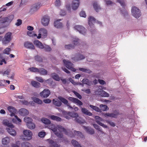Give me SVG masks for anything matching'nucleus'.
<instances>
[{
  "label": "nucleus",
  "instance_id": "obj_2",
  "mask_svg": "<svg viewBox=\"0 0 147 147\" xmlns=\"http://www.w3.org/2000/svg\"><path fill=\"white\" fill-rule=\"evenodd\" d=\"M3 123L5 125L9 127L7 128L6 129L10 135L13 136H15L16 135V131L13 129L14 127V126L11 123L7 120H4L3 121Z\"/></svg>",
  "mask_w": 147,
  "mask_h": 147
},
{
  "label": "nucleus",
  "instance_id": "obj_61",
  "mask_svg": "<svg viewBox=\"0 0 147 147\" xmlns=\"http://www.w3.org/2000/svg\"><path fill=\"white\" fill-rule=\"evenodd\" d=\"M46 135V133L45 132L40 131L38 134V136L40 138L44 137Z\"/></svg>",
  "mask_w": 147,
  "mask_h": 147
},
{
  "label": "nucleus",
  "instance_id": "obj_38",
  "mask_svg": "<svg viewBox=\"0 0 147 147\" xmlns=\"http://www.w3.org/2000/svg\"><path fill=\"white\" fill-rule=\"evenodd\" d=\"M79 69L83 72L88 74H90L92 72V71L90 69L85 68H79Z\"/></svg>",
  "mask_w": 147,
  "mask_h": 147
},
{
  "label": "nucleus",
  "instance_id": "obj_28",
  "mask_svg": "<svg viewBox=\"0 0 147 147\" xmlns=\"http://www.w3.org/2000/svg\"><path fill=\"white\" fill-rule=\"evenodd\" d=\"M65 114H68L70 117H72L77 118L78 117V115L77 113L74 112H65Z\"/></svg>",
  "mask_w": 147,
  "mask_h": 147
},
{
  "label": "nucleus",
  "instance_id": "obj_34",
  "mask_svg": "<svg viewBox=\"0 0 147 147\" xmlns=\"http://www.w3.org/2000/svg\"><path fill=\"white\" fill-rule=\"evenodd\" d=\"M31 84L33 87L36 88H39L40 86V84L36 81H32L31 82Z\"/></svg>",
  "mask_w": 147,
  "mask_h": 147
},
{
  "label": "nucleus",
  "instance_id": "obj_39",
  "mask_svg": "<svg viewBox=\"0 0 147 147\" xmlns=\"http://www.w3.org/2000/svg\"><path fill=\"white\" fill-rule=\"evenodd\" d=\"M22 147H32V145L29 142H24L21 144Z\"/></svg>",
  "mask_w": 147,
  "mask_h": 147
},
{
  "label": "nucleus",
  "instance_id": "obj_41",
  "mask_svg": "<svg viewBox=\"0 0 147 147\" xmlns=\"http://www.w3.org/2000/svg\"><path fill=\"white\" fill-rule=\"evenodd\" d=\"M85 58V57L83 55L79 54L78 55L77 57L74 58V60L76 61L79 60L84 59Z\"/></svg>",
  "mask_w": 147,
  "mask_h": 147
},
{
  "label": "nucleus",
  "instance_id": "obj_14",
  "mask_svg": "<svg viewBox=\"0 0 147 147\" xmlns=\"http://www.w3.org/2000/svg\"><path fill=\"white\" fill-rule=\"evenodd\" d=\"M50 93L51 92L49 90L45 89L40 92V94L42 97L46 98L49 96Z\"/></svg>",
  "mask_w": 147,
  "mask_h": 147
},
{
  "label": "nucleus",
  "instance_id": "obj_27",
  "mask_svg": "<svg viewBox=\"0 0 147 147\" xmlns=\"http://www.w3.org/2000/svg\"><path fill=\"white\" fill-rule=\"evenodd\" d=\"M48 117L53 120L58 121H60L62 120L61 118L54 115H49Z\"/></svg>",
  "mask_w": 147,
  "mask_h": 147
},
{
  "label": "nucleus",
  "instance_id": "obj_19",
  "mask_svg": "<svg viewBox=\"0 0 147 147\" xmlns=\"http://www.w3.org/2000/svg\"><path fill=\"white\" fill-rule=\"evenodd\" d=\"M58 98L61 102L68 107V108L73 109V107L71 106L70 104L68 102V101L64 98L61 96H59Z\"/></svg>",
  "mask_w": 147,
  "mask_h": 147
},
{
  "label": "nucleus",
  "instance_id": "obj_13",
  "mask_svg": "<svg viewBox=\"0 0 147 147\" xmlns=\"http://www.w3.org/2000/svg\"><path fill=\"white\" fill-rule=\"evenodd\" d=\"M49 21V17L48 16H45L41 19V23L43 26H46L48 25Z\"/></svg>",
  "mask_w": 147,
  "mask_h": 147
},
{
  "label": "nucleus",
  "instance_id": "obj_15",
  "mask_svg": "<svg viewBox=\"0 0 147 147\" xmlns=\"http://www.w3.org/2000/svg\"><path fill=\"white\" fill-rule=\"evenodd\" d=\"M94 118L96 122L99 125L104 128H107V126L106 125L104 124L101 122V121L103 120L102 118L97 116H95Z\"/></svg>",
  "mask_w": 147,
  "mask_h": 147
},
{
  "label": "nucleus",
  "instance_id": "obj_7",
  "mask_svg": "<svg viewBox=\"0 0 147 147\" xmlns=\"http://www.w3.org/2000/svg\"><path fill=\"white\" fill-rule=\"evenodd\" d=\"M132 15L135 18H137L141 16V13L140 9L136 7H133L131 9Z\"/></svg>",
  "mask_w": 147,
  "mask_h": 147
},
{
  "label": "nucleus",
  "instance_id": "obj_8",
  "mask_svg": "<svg viewBox=\"0 0 147 147\" xmlns=\"http://www.w3.org/2000/svg\"><path fill=\"white\" fill-rule=\"evenodd\" d=\"M63 62L65 65L68 69L73 72H75L76 71V69L74 68V65L72 63L69 61L67 60H66L65 59L63 60Z\"/></svg>",
  "mask_w": 147,
  "mask_h": 147
},
{
  "label": "nucleus",
  "instance_id": "obj_10",
  "mask_svg": "<svg viewBox=\"0 0 147 147\" xmlns=\"http://www.w3.org/2000/svg\"><path fill=\"white\" fill-rule=\"evenodd\" d=\"M88 24L90 27L93 26L95 22L101 25L102 23L101 22L96 21L95 19L92 16H90L88 18Z\"/></svg>",
  "mask_w": 147,
  "mask_h": 147
},
{
  "label": "nucleus",
  "instance_id": "obj_63",
  "mask_svg": "<svg viewBox=\"0 0 147 147\" xmlns=\"http://www.w3.org/2000/svg\"><path fill=\"white\" fill-rule=\"evenodd\" d=\"M73 92L75 94V95L79 99H82V96L79 93L75 91H74Z\"/></svg>",
  "mask_w": 147,
  "mask_h": 147
},
{
  "label": "nucleus",
  "instance_id": "obj_29",
  "mask_svg": "<svg viewBox=\"0 0 147 147\" xmlns=\"http://www.w3.org/2000/svg\"><path fill=\"white\" fill-rule=\"evenodd\" d=\"M60 20H61L60 19H59V20L54 22V26L55 27L57 28H60L62 27V24L61 22H60Z\"/></svg>",
  "mask_w": 147,
  "mask_h": 147
},
{
  "label": "nucleus",
  "instance_id": "obj_54",
  "mask_svg": "<svg viewBox=\"0 0 147 147\" xmlns=\"http://www.w3.org/2000/svg\"><path fill=\"white\" fill-rule=\"evenodd\" d=\"M30 70L34 72H38V69L35 67H32L29 69Z\"/></svg>",
  "mask_w": 147,
  "mask_h": 147
},
{
  "label": "nucleus",
  "instance_id": "obj_31",
  "mask_svg": "<svg viewBox=\"0 0 147 147\" xmlns=\"http://www.w3.org/2000/svg\"><path fill=\"white\" fill-rule=\"evenodd\" d=\"M81 111L83 113L87 115L91 116L92 115L91 113L87 109L85 108H82Z\"/></svg>",
  "mask_w": 147,
  "mask_h": 147
},
{
  "label": "nucleus",
  "instance_id": "obj_36",
  "mask_svg": "<svg viewBox=\"0 0 147 147\" xmlns=\"http://www.w3.org/2000/svg\"><path fill=\"white\" fill-rule=\"evenodd\" d=\"M41 121L45 125H49L51 123L50 121L46 118H43L41 119Z\"/></svg>",
  "mask_w": 147,
  "mask_h": 147
},
{
  "label": "nucleus",
  "instance_id": "obj_48",
  "mask_svg": "<svg viewBox=\"0 0 147 147\" xmlns=\"http://www.w3.org/2000/svg\"><path fill=\"white\" fill-rule=\"evenodd\" d=\"M93 6L96 12H98L100 9V6L97 3H94Z\"/></svg>",
  "mask_w": 147,
  "mask_h": 147
},
{
  "label": "nucleus",
  "instance_id": "obj_6",
  "mask_svg": "<svg viewBox=\"0 0 147 147\" xmlns=\"http://www.w3.org/2000/svg\"><path fill=\"white\" fill-rule=\"evenodd\" d=\"M13 16H10L6 17H0V28L3 27V24L6 22H10L12 19Z\"/></svg>",
  "mask_w": 147,
  "mask_h": 147
},
{
  "label": "nucleus",
  "instance_id": "obj_60",
  "mask_svg": "<svg viewBox=\"0 0 147 147\" xmlns=\"http://www.w3.org/2000/svg\"><path fill=\"white\" fill-rule=\"evenodd\" d=\"M101 96L108 97L109 96V93H107L106 92L103 90V92H102V94Z\"/></svg>",
  "mask_w": 147,
  "mask_h": 147
},
{
  "label": "nucleus",
  "instance_id": "obj_4",
  "mask_svg": "<svg viewBox=\"0 0 147 147\" xmlns=\"http://www.w3.org/2000/svg\"><path fill=\"white\" fill-rule=\"evenodd\" d=\"M38 33L39 34L38 36H37L38 39H40L41 37L44 38L47 36V30L44 28H40L38 31Z\"/></svg>",
  "mask_w": 147,
  "mask_h": 147
},
{
  "label": "nucleus",
  "instance_id": "obj_17",
  "mask_svg": "<svg viewBox=\"0 0 147 147\" xmlns=\"http://www.w3.org/2000/svg\"><path fill=\"white\" fill-rule=\"evenodd\" d=\"M114 113H106L104 114L105 117H109L113 118H116L119 115V113L118 111L115 110L114 112Z\"/></svg>",
  "mask_w": 147,
  "mask_h": 147
},
{
  "label": "nucleus",
  "instance_id": "obj_11",
  "mask_svg": "<svg viewBox=\"0 0 147 147\" xmlns=\"http://www.w3.org/2000/svg\"><path fill=\"white\" fill-rule=\"evenodd\" d=\"M75 30L78 31L80 33L85 35L86 34V30L82 26L78 25L74 27Z\"/></svg>",
  "mask_w": 147,
  "mask_h": 147
},
{
  "label": "nucleus",
  "instance_id": "obj_43",
  "mask_svg": "<svg viewBox=\"0 0 147 147\" xmlns=\"http://www.w3.org/2000/svg\"><path fill=\"white\" fill-rule=\"evenodd\" d=\"M28 127L30 129H34L35 127V124L32 122V121L28 124Z\"/></svg>",
  "mask_w": 147,
  "mask_h": 147
},
{
  "label": "nucleus",
  "instance_id": "obj_59",
  "mask_svg": "<svg viewBox=\"0 0 147 147\" xmlns=\"http://www.w3.org/2000/svg\"><path fill=\"white\" fill-rule=\"evenodd\" d=\"M103 90L101 89H98L95 91V93L96 94L100 95L101 96L102 92H103Z\"/></svg>",
  "mask_w": 147,
  "mask_h": 147
},
{
  "label": "nucleus",
  "instance_id": "obj_37",
  "mask_svg": "<svg viewBox=\"0 0 147 147\" xmlns=\"http://www.w3.org/2000/svg\"><path fill=\"white\" fill-rule=\"evenodd\" d=\"M52 78L57 81H59L60 80V78L59 76L55 73H53L51 74Z\"/></svg>",
  "mask_w": 147,
  "mask_h": 147
},
{
  "label": "nucleus",
  "instance_id": "obj_64",
  "mask_svg": "<svg viewBox=\"0 0 147 147\" xmlns=\"http://www.w3.org/2000/svg\"><path fill=\"white\" fill-rule=\"evenodd\" d=\"M22 24V20L20 19H18L17 20V22L16 23L15 25L17 26H19L20 25Z\"/></svg>",
  "mask_w": 147,
  "mask_h": 147
},
{
  "label": "nucleus",
  "instance_id": "obj_21",
  "mask_svg": "<svg viewBox=\"0 0 147 147\" xmlns=\"http://www.w3.org/2000/svg\"><path fill=\"white\" fill-rule=\"evenodd\" d=\"M24 46L27 49H34L35 48L34 47L32 43L28 41L24 42Z\"/></svg>",
  "mask_w": 147,
  "mask_h": 147
},
{
  "label": "nucleus",
  "instance_id": "obj_1",
  "mask_svg": "<svg viewBox=\"0 0 147 147\" xmlns=\"http://www.w3.org/2000/svg\"><path fill=\"white\" fill-rule=\"evenodd\" d=\"M7 109L11 113L10 115L11 116H15V119H12V121L13 122L17 124H20L22 122L21 119H19L17 116L15 115L17 112L16 109L12 106H9L8 107Z\"/></svg>",
  "mask_w": 147,
  "mask_h": 147
},
{
  "label": "nucleus",
  "instance_id": "obj_44",
  "mask_svg": "<svg viewBox=\"0 0 147 147\" xmlns=\"http://www.w3.org/2000/svg\"><path fill=\"white\" fill-rule=\"evenodd\" d=\"M24 121L27 123V125H28L29 123L31 122L32 121V119L28 117H25L24 118Z\"/></svg>",
  "mask_w": 147,
  "mask_h": 147
},
{
  "label": "nucleus",
  "instance_id": "obj_9",
  "mask_svg": "<svg viewBox=\"0 0 147 147\" xmlns=\"http://www.w3.org/2000/svg\"><path fill=\"white\" fill-rule=\"evenodd\" d=\"M40 2H38L33 5L31 7L30 12L32 13L36 12L42 6Z\"/></svg>",
  "mask_w": 147,
  "mask_h": 147
},
{
  "label": "nucleus",
  "instance_id": "obj_52",
  "mask_svg": "<svg viewBox=\"0 0 147 147\" xmlns=\"http://www.w3.org/2000/svg\"><path fill=\"white\" fill-rule=\"evenodd\" d=\"M27 34L28 36L30 37H37V35L33 32H30L28 31L27 32Z\"/></svg>",
  "mask_w": 147,
  "mask_h": 147
},
{
  "label": "nucleus",
  "instance_id": "obj_25",
  "mask_svg": "<svg viewBox=\"0 0 147 147\" xmlns=\"http://www.w3.org/2000/svg\"><path fill=\"white\" fill-rule=\"evenodd\" d=\"M46 141H48L49 144H51L54 147H60V145L57 144L56 142L51 139H48L46 140Z\"/></svg>",
  "mask_w": 147,
  "mask_h": 147
},
{
  "label": "nucleus",
  "instance_id": "obj_55",
  "mask_svg": "<svg viewBox=\"0 0 147 147\" xmlns=\"http://www.w3.org/2000/svg\"><path fill=\"white\" fill-rule=\"evenodd\" d=\"M71 41L74 43V45H78L79 40L78 38H73L71 39Z\"/></svg>",
  "mask_w": 147,
  "mask_h": 147
},
{
  "label": "nucleus",
  "instance_id": "obj_32",
  "mask_svg": "<svg viewBox=\"0 0 147 147\" xmlns=\"http://www.w3.org/2000/svg\"><path fill=\"white\" fill-rule=\"evenodd\" d=\"M40 74L43 75H46L47 74V70L43 68L38 69V72Z\"/></svg>",
  "mask_w": 147,
  "mask_h": 147
},
{
  "label": "nucleus",
  "instance_id": "obj_24",
  "mask_svg": "<svg viewBox=\"0 0 147 147\" xmlns=\"http://www.w3.org/2000/svg\"><path fill=\"white\" fill-rule=\"evenodd\" d=\"M83 128L87 132L90 134L92 135L94 133V129L90 127L84 126Z\"/></svg>",
  "mask_w": 147,
  "mask_h": 147
},
{
  "label": "nucleus",
  "instance_id": "obj_20",
  "mask_svg": "<svg viewBox=\"0 0 147 147\" xmlns=\"http://www.w3.org/2000/svg\"><path fill=\"white\" fill-rule=\"evenodd\" d=\"M74 134H73L72 135H71L70 133H69V136H70L71 137H76V136H77L78 137L82 138L84 137L83 135L81 132L79 131H77L76 130H74Z\"/></svg>",
  "mask_w": 147,
  "mask_h": 147
},
{
  "label": "nucleus",
  "instance_id": "obj_12",
  "mask_svg": "<svg viewBox=\"0 0 147 147\" xmlns=\"http://www.w3.org/2000/svg\"><path fill=\"white\" fill-rule=\"evenodd\" d=\"M23 133L26 140H29L32 139V133L31 131L27 129L24 130L23 131Z\"/></svg>",
  "mask_w": 147,
  "mask_h": 147
},
{
  "label": "nucleus",
  "instance_id": "obj_46",
  "mask_svg": "<svg viewBox=\"0 0 147 147\" xmlns=\"http://www.w3.org/2000/svg\"><path fill=\"white\" fill-rule=\"evenodd\" d=\"M82 82L83 84H86L88 86H90L91 85L90 82L89 80L86 78L83 79Z\"/></svg>",
  "mask_w": 147,
  "mask_h": 147
},
{
  "label": "nucleus",
  "instance_id": "obj_42",
  "mask_svg": "<svg viewBox=\"0 0 147 147\" xmlns=\"http://www.w3.org/2000/svg\"><path fill=\"white\" fill-rule=\"evenodd\" d=\"M89 106L92 109H93V110L99 112H101V110L98 107H97L96 106L92 105H90Z\"/></svg>",
  "mask_w": 147,
  "mask_h": 147
},
{
  "label": "nucleus",
  "instance_id": "obj_49",
  "mask_svg": "<svg viewBox=\"0 0 147 147\" xmlns=\"http://www.w3.org/2000/svg\"><path fill=\"white\" fill-rule=\"evenodd\" d=\"M43 49L46 51H50L51 50V49L49 46L46 45H43Z\"/></svg>",
  "mask_w": 147,
  "mask_h": 147
},
{
  "label": "nucleus",
  "instance_id": "obj_40",
  "mask_svg": "<svg viewBox=\"0 0 147 147\" xmlns=\"http://www.w3.org/2000/svg\"><path fill=\"white\" fill-rule=\"evenodd\" d=\"M71 143L74 147H81L78 142L75 140H72L71 141Z\"/></svg>",
  "mask_w": 147,
  "mask_h": 147
},
{
  "label": "nucleus",
  "instance_id": "obj_56",
  "mask_svg": "<svg viewBox=\"0 0 147 147\" xmlns=\"http://www.w3.org/2000/svg\"><path fill=\"white\" fill-rule=\"evenodd\" d=\"M117 1L120 3L123 7L124 8L125 6V4L123 0H117Z\"/></svg>",
  "mask_w": 147,
  "mask_h": 147
},
{
  "label": "nucleus",
  "instance_id": "obj_26",
  "mask_svg": "<svg viewBox=\"0 0 147 147\" xmlns=\"http://www.w3.org/2000/svg\"><path fill=\"white\" fill-rule=\"evenodd\" d=\"M34 44L38 48L41 49H43V45L39 41L35 40L34 41Z\"/></svg>",
  "mask_w": 147,
  "mask_h": 147
},
{
  "label": "nucleus",
  "instance_id": "obj_3",
  "mask_svg": "<svg viewBox=\"0 0 147 147\" xmlns=\"http://www.w3.org/2000/svg\"><path fill=\"white\" fill-rule=\"evenodd\" d=\"M48 127L52 130L55 133V134L58 137L60 138H63V135L62 134L59 133L57 131V128L55 125L51 123L48 125Z\"/></svg>",
  "mask_w": 147,
  "mask_h": 147
},
{
  "label": "nucleus",
  "instance_id": "obj_33",
  "mask_svg": "<svg viewBox=\"0 0 147 147\" xmlns=\"http://www.w3.org/2000/svg\"><path fill=\"white\" fill-rule=\"evenodd\" d=\"M31 98L35 102L38 104H41L42 103V100L38 98L34 97H32Z\"/></svg>",
  "mask_w": 147,
  "mask_h": 147
},
{
  "label": "nucleus",
  "instance_id": "obj_35",
  "mask_svg": "<svg viewBox=\"0 0 147 147\" xmlns=\"http://www.w3.org/2000/svg\"><path fill=\"white\" fill-rule=\"evenodd\" d=\"M53 105L57 107H60L62 105L61 102L57 99H53Z\"/></svg>",
  "mask_w": 147,
  "mask_h": 147
},
{
  "label": "nucleus",
  "instance_id": "obj_30",
  "mask_svg": "<svg viewBox=\"0 0 147 147\" xmlns=\"http://www.w3.org/2000/svg\"><path fill=\"white\" fill-rule=\"evenodd\" d=\"M10 139L8 137L3 138L2 140V144L4 145H7L10 142Z\"/></svg>",
  "mask_w": 147,
  "mask_h": 147
},
{
  "label": "nucleus",
  "instance_id": "obj_5",
  "mask_svg": "<svg viewBox=\"0 0 147 147\" xmlns=\"http://www.w3.org/2000/svg\"><path fill=\"white\" fill-rule=\"evenodd\" d=\"M11 35L12 33L10 32H8L5 35L4 38L2 39V43L3 45H6L11 40Z\"/></svg>",
  "mask_w": 147,
  "mask_h": 147
},
{
  "label": "nucleus",
  "instance_id": "obj_57",
  "mask_svg": "<svg viewBox=\"0 0 147 147\" xmlns=\"http://www.w3.org/2000/svg\"><path fill=\"white\" fill-rule=\"evenodd\" d=\"M10 51V48H7L4 50L3 53H4L8 55L9 54Z\"/></svg>",
  "mask_w": 147,
  "mask_h": 147
},
{
  "label": "nucleus",
  "instance_id": "obj_45",
  "mask_svg": "<svg viewBox=\"0 0 147 147\" xmlns=\"http://www.w3.org/2000/svg\"><path fill=\"white\" fill-rule=\"evenodd\" d=\"M10 71V70L9 69H7L5 71H0V74L3 75V76L5 75L8 76Z\"/></svg>",
  "mask_w": 147,
  "mask_h": 147
},
{
  "label": "nucleus",
  "instance_id": "obj_62",
  "mask_svg": "<svg viewBox=\"0 0 147 147\" xmlns=\"http://www.w3.org/2000/svg\"><path fill=\"white\" fill-rule=\"evenodd\" d=\"M36 79L39 82L41 83L43 82L44 80L41 77H36Z\"/></svg>",
  "mask_w": 147,
  "mask_h": 147
},
{
  "label": "nucleus",
  "instance_id": "obj_23",
  "mask_svg": "<svg viewBox=\"0 0 147 147\" xmlns=\"http://www.w3.org/2000/svg\"><path fill=\"white\" fill-rule=\"evenodd\" d=\"M19 114L22 116L27 115L29 113L28 111L24 108H22L19 111Z\"/></svg>",
  "mask_w": 147,
  "mask_h": 147
},
{
  "label": "nucleus",
  "instance_id": "obj_47",
  "mask_svg": "<svg viewBox=\"0 0 147 147\" xmlns=\"http://www.w3.org/2000/svg\"><path fill=\"white\" fill-rule=\"evenodd\" d=\"M100 107L101 110H102L103 111H107L109 109V108L107 106L103 105L102 104H101L100 105Z\"/></svg>",
  "mask_w": 147,
  "mask_h": 147
},
{
  "label": "nucleus",
  "instance_id": "obj_18",
  "mask_svg": "<svg viewBox=\"0 0 147 147\" xmlns=\"http://www.w3.org/2000/svg\"><path fill=\"white\" fill-rule=\"evenodd\" d=\"M68 99L74 103L77 104L78 106H81L83 105L82 102L76 98L70 97Z\"/></svg>",
  "mask_w": 147,
  "mask_h": 147
},
{
  "label": "nucleus",
  "instance_id": "obj_50",
  "mask_svg": "<svg viewBox=\"0 0 147 147\" xmlns=\"http://www.w3.org/2000/svg\"><path fill=\"white\" fill-rule=\"evenodd\" d=\"M93 126L96 129L100 131L103 134L104 133L100 127L97 125L96 124H93Z\"/></svg>",
  "mask_w": 147,
  "mask_h": 147
},
{
  "label": "nucleus",
  "instance_id": "obj_53",
  "mask_svg": "<svg viewBox=\"0 0 147 147\" xmlns=\"http://www.w3.org/2000/svg\"><path fill=\"white\" fill-rule=\"evenodd\" d=\"M20 142L18 141L16 142L15 144H13L11 145L12 147H20Z\"/></svg>",
  "mask_w": 147,
  "mask_h": 147
},
{
  "label": "nucleus",
  "instance_id": "obj_16",
  "mask_svg": "<svg viewBox=\"0 0 147 147\" xmlns=\"http://www.w3.org/2000/svg\"><path fill=\"white\" fill-rule=\"evenodd\" d=\"M56 127L57 128V130L58 129L60 132L63 131L66 135H69V131L70 132V131L69 129L66 130L62 126L59 125H57Z\"/></svg>",
  "mask_w": 147,
  "mask_h": 147
},
{
  "label": "nucleus",
  "instance_id": "obj_51",
  "mask_svg": "<svg viewBox=\"0 0 147 147\" xmlns=\"http://www.w3.org/2000/svg\"><path fill=\"white\" fill-rule=\"evenodd\" d=\"M74 45L72 44L66 45L65 46V48L67 49H71L74 48Z\"/></svg>",
  "mask_w": 147,
  "mask_h": 147
},
{
  "label": "nucleus",
  "instance_id": "obj_22",
  "mask_svg": "<svg viewBox=\"0 0 147 147\" xmlns=\"http://www.w3.org/2000/svg\"><path fill=\"white\" fill-rule=\"evenodd\" d=\"M80 4V1L74 0L72 2L71 7L74 10H76L78 8Z\"/></svg>",
  "mask_w": 147,
  "mask_h": 147
},
{
  "label": "nucleus",
  "instance_id": "obj_58",
  "mask_svg": "<svg viewBox=\"0 0 147 147\" xmlns=\"http://www.w3.org/2000/svg\"><path fill=\"white\" fill-rule=\"evenodd\" d=\"M35 60L39 62H42V58L41 57L38 55H37L35 57Z\"/></svg>",
  "mask_w": 147,
  "mask_h": 147
}]
</instances>
